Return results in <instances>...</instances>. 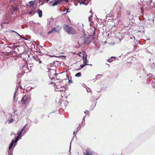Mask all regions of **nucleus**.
Wrapping results in <instances>:
<instances>
[{
    "instance_id": "nucleus-1",
    "label": "nucleus",
    "mask_w": 155,
    "mask_h": 155,
    "mask_svg": "<svg viewBox=\"0 0 155 155\" xmlns=\"http://www.w3.org/2000/svg\"><path fill=\"white\" fill-rule=\"evenodd\" d=\"M63 29L69 34L74 35L76 33V31L73 28L66 24L64 25Z\"/></svg>"
},
{
    "instance_id": "nucleus-2",
    "label": "nucleus",
    "mask_w": 155,
    "mask_h": 155,
    "mask_svg": "<svg viewBox=\"0 0 155 155\" xmlns=\"http://www.w3.org/2000/svg\"><path fill=\"white\" fill-rule=\"evenodd\" d=\"M63 88L64 89V87L63 88L62 87H60L59 85H57L55 86V89L56 91H61L64 93L65 90H63Z\"/></svg>"
},
{
    "instance_id": "nucleus-3",
    "label": "nucleus",
    "mask_w": 155,
    "mask_h": 155,
    "mask_svg": "<svg viewBox=\"0 0 155 155\" xmlns=\"http://www.w3.org/2000/svg\"><path fill=\"white\" fill-rule=\"evenodd\" d=\"M94 152L91 150L90 149L88 148L86 149V152L84 153V155H93Z\"/></svg>"
},
{
    "instance_id": "nucleus-4",
    "label": "nucleus",
    "mask_w": 155,
    "mask_h": 155,
    "mask_svg": "<svg viewBox=\"0 0 155 155\" xmlns=\"http://www.w3.org/2000/svg\"><path fill=\"white\" fill-rule=\"evenodd\" d=\"M22 131L21 130L19 131H18L17 133V137H15V142L16 143L18 141V140L19 138L21 136V134L22 132Z\"/></svg>"
},
{
    "instance_id": "nucleus-5",
    "label": "nucleus",
    "mask_w": 155,
    "mask_h": 155,
    "mask_svg": "<svg viewBox=\"0 0 155 155\" xmlns=\"http://www.w3.org/2000/svg\"><path fill=\"white\" fill-rule=\"evenodd\" d=\"M22 131L21 130L19 131H18L17 133V137H15V142L16 143L18 141V140L19 138L21 136V134L22 132Z\"/></svg>"
},
{
    "instance_id": "nucleus-6",
    "label": "nucleus",
    "mask_w": 155,
    "mask_h": 155,
    "mask_svg": "<svg viewBox=\"0 0 155 155\" xmlns=\"http://www.w3.org/2000/svg\"><path fill=\"white\" fill-rule=\"evenodd\" d=\"M22 131L21 130L19 131H18L17 133V137H15V142L16 143L18 141V140L19 138L21 136V134L22 132Z\"/></svg>"
},
{
    "instance_id": "nucleus-7",
    "label": "nucleus",
    "mask_w": 155,
    "mask_h": 155,
    "mask_svg": "<svg viewBox=\"0 0 155 155\" xmlns=\"http://www.w3.org/2000/svg\"><path fill=\"white\" fill-rule=\"evenodd\" d=\"M64 0H57L53 4V6H55L58 5L60 4L64 1Z\"/></svg>"
},
{
    "instance_id": "nucleus-8",
    "label": "nucleus",
    "mask_w": 155,
    "mask_h": 155,
    "mask_svg": "<svg viewBox=\"0 0 155 155\" xmlns=\"http://www.w3.org/2000/svg\"><path fill=\"white\" fill-rule=\"evenodd\" d=\"M53 28L54 29V31L55 32L58 33H60V30L61 29V27H60V26H57V27L54 28Z\"/></svg>"
},
{
    "instance_id": "nucleus-9",
    "label": "nucleus",
    "mask_w": 155,
    "mask_h": 155,
    "mask_svg": "<svg viewBox=\"0 0 155 155\" xmlns=\"http://www.w3.org/2000/svg\"><path fill=\"white\" fill-rule=\"evenodd\" d=\"M22 98L23 100L25 101L27 103H28L30 101L31 99L28 96L26 95H24Z\"/></svg>"
},
{
    "instance_id": "nucleus-10",
    "label": "nucleus",
    "mask_w": 155,
    "mask_h": 155,
    "mask_svg": "<svg viewBox=\"0 0 155 155\" xmlns=\"http://www.w3.org/2000/svg\"><path fill=\"white\" fill-rule=\"evenodd\" d=\"M35 4V1H30L29 2L30 7H33L34 5Z\"/></svg>"
},
{
    "instance_id": "nucleus-11",
    "label": "nucleus",
    "mask_w": 155,
    "mask_h": 155,
    "mask_svg": "<svg viewBox=\"0 0 155 155\" xmlns=\"http://www.w3.org/2000/svg\"><path fill=\"white\" fill-rule=\"evenodd\" d=\"M41 58H39L38 57H36L35 58V60L36 61L38 62L39 64H41L42 63V61L41 60Z\"/></svg>"
},
{
    "instance_id": "nucleus-12",
    "label": "nucleus",
    "mask_w": 155,
    "mask_h": 155,
    "mask_svg": "<svg viewBox=\"0 0 155 155\" xmlns=\"http://www.w3.org/2000/svg\"><path fill=\"white\" fill-rule=\"evenodd\" d=\"M21 102L22 105H23L24 107L26 108L27 107L26 104L27 103V102L25 100H23L22 98L21 101Z\"/></svg>"
},
{
    "instance_id": "nucleus-13",
    "label": "nucleus",
    "mask_w": 155,
    "mask_h": 155,
    "mask_svg": "<svg viewBox=\"0 0 155 155\" xmlns=\"http://www.w3.org/2000/svg\"><path fill=\"white\" fill-rule=\"evenodd\" d=\"M15 143V140H14L13 139L12 140V141L11 143H10V145L9 146V150H10L11 149L13 145L14 144V143Z\"/></svg>"
},
{
    "instance_id": "nucleus-14",
    "label": "nucleus",
    "mask_w": 155,
    "mask_h": 155,
    "mask_svg": "<svg viewBox=\"0 0 155 155\" xmlns=\"http://www.w3.org/2000/svg\"><path fill=\"white\" fill-rule=\"evenodd\" d=\"M15 143V140H14L13 139L12 140V141L11 143H10V145L9 146V150H10L11 149L13 145L14 144V143Z\"/></svg>"
},
{
    "instance_id": "nucleus-15",
    "label": "nucleus",
    "mask_w": 155,
    "mask_h": 155,
    "mask_svg": "<svg viewBox=\"0 0 155 155\" xmlns=\"http://www.w3.org/2000/svg\"><path fill=\"white\" fill-rule=\"evenodd\" d=\"M97 102L94 100H93L91 102L92 105L91 107L92 108H94V107L95 106Z\"/></svg>"
},
{
    "instance_id": "nucleus-16",
    "label": "nucleus",
    "mask_w": 155,
    "mask_h": 155,
    "mask_svg": "<svg viewBox=\"0 0 155 155\" xmlns=\"http://www.w3.org/2000/svg\"><path fill=\"white\" fill-rule=\"evenodd\" d=\"M38 14L39 17L41 18L42 16V11L40 9H38Z\"/></svg>"
},
{
    "instance_id": "nucleus-17",
    "label": "nucleus",
    "mask_w": 155,
    "mask_h": 155,
    "mask_svg": "<svg viewBox=\"0 0 155 155\" xmlns=\"http://www.w3.org/2000/svg\"><path fill=\"white\" fill-rule=\"evenodd\" d=\"M39 3H41V4L43 5L47 1V2H48L50 0H39Z\"/></svg>"
},
{
    "instance_id": "nucleus-18",
    "label": "nucleus",
    "mask_w": 155,
    "mask_h": 155,
    "mask_svg": "<svg viewBox=\"0 0 155 155\" xmlns=\"http://www.w3.org/2000/svg\"><path fill=\"white\" fill-rule=\"evenodd\" d=\"M83 62L85 64H87V57L86 56H85V57L84 56H83Z\"/></svg>"
},
{
    "instance_id": "nucleus-19",
    "label": "nucleus",
    "mask_w": 155,
    "mask_h": 155,
    "mask_svg": "<svg viewBox=\"0 0 155 155\" xmlns=\"http://www.w3.org/2000/svg\"><path fill=\"white\" fill-rule=\"evenodd\" d=\"M150 5H149V6L150 7V8H152L154 6V4L152 2V0H150Z\"/></svg>"
},
{
    "instance_id": "nucleus-20",
    "label": "nucleus",
    "mask_w": 155,
    "mask_h": 155,
    "mask_svg": "<svg viewBox=\"0 0 155 155\" xmlns=\"http://www.w3.org/2000/svg\"><path fill=\"white\" fill-rule=\"evenodd\" d=\"M83 43L84 45H87L88 44V41H87V39L86 38H84V39Z\"/></svg>"
},
{
    "instance_id": "nucleus-21",
    "label": "nucleus",
    "mask_w": 155,
    "mask_h": 155,
    "mask_svg": "<svg viewBox=\"0 0 155 155\" xmlns=\"http://www.w3.org/2000/svg\"><path fill=\"white\" fill-rule=\"evenodd\" d=\"M18 8L16 7H14L12 6V9L13 10L14 12L17 11Z\"/></svg>"
},
{
    "instance_id": "nucleus-22",
    "label": "nucleus",
    "mask_w": 155,
    "mask_h": 155,
    "mask_svg": "<svg viewBox=\"0 0 155 155\" xmlns=\"http://www.w3.org/2000/svg\"><path fill=\"white\" fill-rule=\"evenodd\" d=\"M35 9V8H34V9L32 10L31 11H30V12H28V14H32L33 15L34 14H35V12H34V9Z\"/></svg>"
},
{
    "instance_id": "nucleus-23",
    "label": "nucleus",
    "mask_w": 155,
    "mask_h": 155,
    "mask_svg": "<svg viewBox=\"0 0 155 155\" xmlns=\"http://www.w3.org/2000/svg\"><path fill=\"white\" fill-rule=\"evenodd\" d=\"M115 59V58L113 57H111L108 60V61L109 62H112V61H113V60H112V59Z\"/></svg>"
},
{
    "instance_id": "nucleus-24",
    "label": "nucleus",
    "mask_w": 155,
    "mask_h": 155,
    "mask_svg": "<svg viewBox=\"0 0 155 155\" xmlns=\"http://www.w3.org/2000/svg\"><path fill=\"white\" fill-rule=\"evenodd\" d=\"M75 76L76 77H80L81 76V72H79L77 73L75 75Z\"/></svg>"
},
{
    "instance_id": "nucleus-25",
    "label": "nucleus",
    "mask_w": 155,
    "mask_h": 155,
    "mask_svg": "<svg viewBox=\"0 0 155 155\" xmlns=\"http://www.w3.org/2000/svg\"><path fill=\"white\" fill-rule=\"evenodd\" d=\"M54 29H53V28H52L51 30V31H49L48 32V34H51L54 31Z\"/></svg>"
},
{
    "instance_id": "nucleus-26",
    "label": "nucleus",
    "mask_w": 155,
    "mask_h": 155,
    "mask_svg": "<svg viewBox=\"0 0 155 155\" xmlns=\"http://www.w3.org/2000/svg\"><path fill=\"white\" fill-rule=\"evenodd\" d=\"M87 65V64H85L83 65L81 64L80 65V66L81 67V68H80L79 69H81L83 68L85 66Z\"/></svg>"
},
{
    "instance_id": "nucleus-27",
    "label": "nucleus",
    "mask_w": 155,
    "mask_h": 155,
    "mask_svg": "<svg viewBox=\"0 0 155 155\" xmlns=\"http://www.w3.org/2000/svg\"><path fill=\"white\" fill-rule=\"evenodd\" d=\"M13 119H11L9 120V123H12L13 122Z\"/></svg>"
},
{
    "instance_id": "nucleus-28",
    "label": "nucleus",
    "mask_w": 155,
    "mask_h": 155,
    "mask_svg": "<svg viewBox=\"0 0 155 155\" xmlns=\"http://www.w3.org/2000/svg\"><path fill=\"white\" fill-rule=\"evenodd\" d=\"M14 45L13 46V48H17V47H19V45H14Z\"/></svg>"
},
{
    "instance_id": "nucleus-29",
    "label": "nucleus",
    "mask_w": 155,
    "mask_h": 155,
    "mask_svg": "<svg viewBox=\"0 0 155 155\" xmlns=\"http://www.w3.org/2000/svg\"><path fill=\"white\" fill-rule=\"evenodd\" d=\"M26 126V125L25 126H24L22 128V129L21 130L22 131H23V130L25 129Z\"/></svg>"
},
{
    "instance_id": "nucleus-30",
    "label": "nucleus",
    "mask_w": 155,
    "mask_h": 155,
    "mask_svg": "<svg viewBox=\"0 0 155 155\" xmlns=\"http://www.w3.org/2000/svg\"><path fill=\"white\" fill-rule=\"evenodd\" d=\"M140 9H141V12H143V11H144L143 9V8L142 7H141L140 8Z\"/></svg>"
},
{
    "instance_id": "nucleus-31",
    "label": "nucleus",
    "mask_w": 155,
    "mask_h": 155,
    "mask_svg": "<svg viewBox=\"0 0 155 155\" xmlns=\"http://www.w3.org/2000/svg\"><path fill=\"white\" fill-rule=\"evenodd\" d=\"M68 81L69 82V84H70V83H72L71 81L69 79H68Z\"/></svg>"
},
{
    "instance_id": "nucleus-32",
    "label": "nucleus",
    "mask_w": 155,
    "mask_h": 155,
    "mask_svg": "<svg viewBox=\"0 0 155 155\" xmlns=\"http://www.w3.org/2000/svg\"><path fill=\"white\" fill-rule=\"evenodd\" d=\"M12 150L10 151V155H12Z\"/></svg>"
},
{
    "instance_id": "nucleus-33",
    "label": "nucleus",
    "mask_w": 155,
    "mask_h": 155,
    "mask_svg": "<svg viewBox=\"0 0 155 155\" xmlns=\"http://www.w3.org/2000/svg\"><path fill=\"white\" fill-rule=\"evenodd\" d=\"M65 2H68L69 1L68 0H65Z\"/></svg>"
},
{
    "instance_id": "nucleus-34",
    "label": "nucleus",
    "mask_w": 155,
    "mask_h": 155,
    "mask_svg": "<svg viewBox=\"0 0 155 155\" xmlns=\"http://www.w3.org/2000/svg\"><path fill=\"white\" fill-rule=\"evenodd\" d=\"M69 9V8H67V12H66V13H67V12H68V10Z\"/></svg>"
},
{
    "instance_id": "nucleus-35",
    "label": "nucleus",
    "mask_w": 155,
    "mask_h": 155,
    "mask_svg": "<svg viewBox=\"0 0 155 155\" xmlns=\"http://www.w3.org/2000/svg\"><path fill=\"white\" fill-rule=\"evenodd\" d=\"M87 65H90V66H92V64H87Z\"/></svg>"
},
{
    "instance_id": "nucleus-36",
    "label": "nucleus",
    "mask_w": 155,
    "mask_h": 155,
    "mask_svg": "<svg viewBox=\"0 0 155 155\" xmlns=\"http://www.w3.org/2000/svg\"><path fill=\"white\" fill-rule=\"evenodd\" d=\"M119 14H120V15H121V14H120V13H118V14H118V15ZM118 16H119V15H118Z\"/></svg>"
},
{
    "instance_id": "nucleus-37",
    "label": "nucleus",
    "mask_w": 155,
    "mask_h": 155,
    "mask_svg": "<svg viewBox=\"0 0 155 155\" xmlns=\"http://www.w3.org/2000/svg\"><path fill=\"white\" fill-rule=\"evenodd\" d=\"M51 2H50V3H51Z\"/></svg>"
}]
</instances>
